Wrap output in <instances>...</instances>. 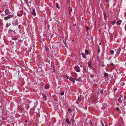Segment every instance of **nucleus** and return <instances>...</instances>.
I'll return each mask as SVG.
<instances>
[{
  "instance_id": "obj_20",
  "label": "nucleus",
  "mask_w": 126,
  "mask_h": 126,
  "mask_svg": "<svg viewBox=\"0 0 126 126\" xmlns=\"http://www.w3.org/2000/svg\"><path fill=\"white\" fill-rule=\"evenodd\" d=\"M103 15H104V19H105V18L106 17V13L105 12H103Z\"/></svg>"
},
{
  "instance_id": "obj_14",
  "label": "nucleus",
  "mask_w": 126,
  "mask_h": 126,
  "mask_svg": "<svg viewBox=\"0 0 126 126\" xmlns=\"http://www.w3.org/2000/svg\"><path fill=\"white\" fill-rule=\"evenodd\" d=\"M53 63L51 62V66H52V67H53L54 68L53 71L54 72L55 71V68H54V65H53Z\"/></svg>"
},
{
  "instance_id": "obj_50",
  "label": "nucleus",
  "mask_w": 126,
  "mask_h": 126,
  "mask_svg": "<svg viewBox=\"0 0 126 126\" xmlns=\"http://www.w3.org/2000/svg\"><path fill=\"white\" fill-rule=\"evenodd\" d=\"M25 122H26V123H27V122H28V121H27V120H25Z\"/></svg>"
},
{
  "instance_id": "obj_57",
  "label": "nucleus",
  "mask_w": 126,
  "mask_h": 126,
  "mask_svg": "<svg viewBox=\"0 0 126 126\" xmlns=\"http://www.w3.org/2000/svg\"><path fill=\"white\" fill-rule=\"evenodd\" d=\"M68 110H69V111H70V110H71V109H68Z\"/></svg>"
},
{
  "instance_id": "obj_26",
  "label": "nucleus",
  "mask_w": 126,
  "mask_h": 126,
  "mask_svg": "<svg viewBox=\"0 0 126 126\" xmlns=\"http://www.w3.org/2000/svg\"><path fill=\"white\" fill-rule=\"evenodd\" d=\"M98 47V49L97 51V52L98 53H99L100 52V50L99 48V46Z\"/></svg>"
},
{
  "instance_id": "obj_6",
  "label": "nucleus",
  "mask_w": 126,
  "mask_h": 126,
  "mask_svg": "<svg viewBox=\"0 0 126 126\" xmlns=\"http://www.w3.org/2000/svg\"><path fill=\"white\" fill-rule=\"evenodd\" d=\"M5 14L6 15H8L9 14V10L8 9H6L5 11Z\"/></svg>"
},
{
  "instance_id": "obj_15",
  "label": "nucleus",
  "mask_w": 126,
  "mask_h": 126,
  "mask_svg": "<svg viewBox=\"0 0 126 126\" xmlns=\"http://www.w3.org/2000/svg\"><path fill=\"white\" fill-rule=\"evenodd\" d=\"M35 10L34 9H33V10L32 12V14H33L34 16L35 15H36V13L35 12Z\"/></svg>"
},
{
  "instance_id": "obj_11",
  "label": "nucleus",
  "mask_w": 126,
  "mask_h": 126,
  "mask_svg": "<svg viewBox=\"0 0 126 126\" xmlns=\"http://www.w3.org/2000/svg\"><path fill=\"white\" fill-rule=\"evenodd\" d=\"M66 122L69 124H70L71 123L69 121V119L68 118H67L66 120Z\"/></svg>"
},
{
  "instance_id": "obj_38",
  "label": "nucleus",
  "mask_w": 126,
  "mask_h": 126,
  "mask_svg": "<svg viewBox=\"0 0 126 126\" xmlns=\"http://www.w3.org/2000/svg\"><path fill=\"white\" fill-rule=\"evenodd\" d=\"M20 12L21 14H20V15H22L23 13V12L22 11H20Z\"/></svg>"
},
{
  "instance_id": "obj_42",
  "label": "nucleus",
  "mask_w": 126,
  "mask_h": 126,
  "mask_svg": "<svg viewBox=\"0 0 126 126\" xmlns=\"http://www.w3.org/2000/svg\"><path fill=\"white\" fill-rule=\"evenodd\" d=\"M66 78L67 79H70L69 78V76H67V77H66Z\"/></svg>"
},
{
  "instance_id": "obj_45",
  "label": "nucleus",
  "mask_w": 126,
  "mask_h": 126,
  "mask_svg": "<svg viewBox=\"0 0 126 126\" xmlns=\"http://www.w3.org/2000/svg\"><path fill=\"white\" fill-rule=\"evenodd\" d=\"M85 109L86 110H87V107L86 106L85 107Z\"/></svg>"
},
{
  "instance_id": "obj_2",
  "label": "nucleus",
  "mask_w": 126,
  "mask_h": 126,
  "mask_svg": "<svg viewBox=\"0 0 126 126\" xmlns=\"http://www.w3.org/2000/svg\"><path fill=\"white\" fill-rule=\"evenodd\" d=\"M12 23L14 26H16L18 24V20L16 19Z\"/></svg>"
},
{
  "instance_id": "obj_24",
  "label": "nucleus",
  "mask_w": 126,
  "mask_h": 126,
  "mask_svg": "<svg viewBox=\"0 0 126 126\" xmlns=\"http://www.w3.org/2000/svg\"><path fill=\"white\" fill-rule=\"evenodd\" d=\"M116 21L115 20L114 21H112V25H113L115 23Z\"/></svg>"
},
{
  "instance_id": "obj_59",
  "label": "nucleus",
  "mask_w": 126,
  "mask_h": 126,
  "mask_svg": "<svg viewBox=\"0 0 126 126\" xmlns=\"http://www.w3.org/2000/svg\"><path fill=\"white\" fill-rule=\"evenodd\" d=\"M117 104V105H119V104H118V103Z\"/></svg>"
},
{
  "instance_id": "obj_36",
  "label": "nucleus",
  "mask_w": 126,
  "mask_h": 126,
  "mask_svg": "<svg viewBox=\"0 0 126 126\" xmlns=\"http://www.w3.org/2000/svg\"><path fill=\"white\" fill-rule=\"evenodd\" d=\"M116 110L117 111H118L119 110V108L118 107H116Z\"/></svg>"
},
{
  "instance_id": "obj_31",
  "label": "nucleus",
  "mask_w": 126,
  "mask_h": 126,
  "mask_svg": "<svg viewBox=\"0 0 126 126\" xmlns=\"http://www.w3.org/2000/svg\"><path fill=\"white\" fill-rule=\"evenodd\" d=\"M88 66L89 68L91 69H92L93 68V66H91V65H88Z\"/></svg>"
},
{
  "instance_id": "obj_54",
  "label": "nucleus",
  "mask_w": 126,
  "mask_h": 126,
  "mask_svg": "<svg viewBox=\"0 0 126 126\" xmlns=\"http://www.w3.org/2000/svg\"><path fill=\"white\" fill-rule=\"evenodd\" d=\"M49 26H48V29H49Z\"/></svg>"
},
{
  "instance_id": "obj_12",
  "label": "nucleus",
  "mask_w": 126,
  "mask_h": 126,
  "mask_svg": "<svg viewBox=\"0 0 126 126\" xmlns=\"http://www.w3.org/2000/svg\"><path fill=\"white\" fill-rule=\"evenodd\" d=\"M122 22V20H119L117 22V25H120Z\"/></svg>"
},
{
  "instance_id": "obj_3",
  "label": "nucleus",
  "mask_w": 126,
  "mask_h": 126,
  "mask_svg": "<svg viewBox=\"0 0 126 126\" xmlns=\"http://www.w3.org/2000/svg\"><path fill=\"white\" fill-rule=\"evenodd\" d=\"M13 16L12 15H9L5 17L4 19L5 20H7V18H10Z\"/></svg>"
},
{
  "instance_id": "obj_41",
  "label": "nucleus",
  "mask_w": 126,
  "mask_h": 126,
  "mask_svg": "<svg viewBox=\"0 0 126 126\" xmlns=\"http://www.w3.org/2000/svg\"><path fill=\"white\" fill-rule=\"evenodd\" d=\"M90 123L91 125H93V124H92V122H91V121H90Z\"/></svg>"
},
{
  "instance_id": "obj_46",
  "label": "nucleus",
  "mask_w": 126,
  "mask_h": 126,
  "mask_svg": "<svg viewBox=\"0 0 126 126\" xmlns=\"http://www.w3.org/2000/svg\"><path fill=\"white\" fill-rule=\"evenodd\" d=\"M5 119H4V117H3L2 118V120H4Z\"/></svg>"
},
{
  "instance_id": "obj_30",
  "label": "nucleus",
  "mask_w": 126,
  "mask_h": 126,
  "mask_svg": "<svg viewBox=\"0 0 126 126\" xmlns=\"http://www.w3.org/2000/svg\"><path fill=\"white\" fill-rule=\"evenodd\" d=\"M64 44H65V46L66 47H67V44L66 43L65 41V42L64 41Z\"/></svg>"
},
{
  "instance_id": "obj_48",
  "label": "nucleus",
  "mask_w": 126,
  "mask_h": 126,
  "mask_svg": "<svg viewBox=\"0 0 126 126\" xmlns=\"http://www.w3.org/2000/svg\"><path fill=\"white\" fill-rule=\"evenodd\" d=\"M125 85V83H123V84H122V86H123V85Z\"/></svg>"
},
{
  "instance_id": "obj_13",
  "label": "nucleus",
  "mask_w": 126,
  "mask_h": 126,
  "mask_svg": "<svg viewBox=\"0 0 126 126\" xmlns=\"http://www.w3.org/2000/svg\"><path fill=\"white\" fill-rule=\"evenodd\" d=\"M75 80L76 81H82L81 78H79V79H75Z\"/></svg>"
},
{
  "instance_id": "obj_9",
  "label": "nucleus",
  "mask_w": 126,
  "mask_h": 126,
  "mask_svg": "<svg viewBox=\"0 0 126 126\" xmlns=\"http://www.w3.org/2000/svg\"><path fill=\"white\" fill-rule=\"evenodd\" d=\"M69 15H71V12L72 11V8L71 7H69Z\"/></svg>"
},
{
  "instance_id": "obj_5",
  "label": "nucleus",
  "mask_w": 126,
  "mask_h": 126,
  "mask_svg": "<svg viewBox=\"0 0 126 126\" xmlns=\"http://www.w3.org/2000/svg\"><path fill=\"white\" fill-rule=\"evenodd\" d=\"M96 98H94L92 100V103H96L97 102H96Z\"/></svg>"
},
{
  "instance_id": "obj_33",
  "label": "nucleus",
  "mask_w": 126,
  "mask_h": 126,
  "mask_svg": "<svg viewBox=\"0 0 126 126\" xmlns=\"http://www.w3.org/2000/svg\"><path fill=\"white\" fill-rule=\"evenodd\" d=\"M103 90H101L100 91V93L101 94H102V93H103Z\"/></svg>"
},
{
  "instance_id": "obj_44",
  "label": "nucleus",
  "mask_w": 126,
  "mask_h": 126,
  "mask_svg": "<svg viewBox=\"0 0 126 126\" xmlns=\"http://www.w3.org/2000/svg\"><path fill=\"white\" fill-rule=\"evenodd\" d=\"M106 2H109V0H106Z\"/></svg>"
},
{
  "instance_id": "obj_32",
  "label": "nucleus",
  "mask_w": 126,
  "mask_h": 126,
  "mask_svg": "<svg viewBox=\"0 0 126 126\" xmlns=\"http://www.w3.org/2000/svg\"><path fill=\"white\" fill-rule=\"evenodd\" d=\"M10 25H8V24H7V23L6 24V27L7 28H8V27H9V26Z\"/></svg>"
},
{
  "instance_id": "obj_37",
  "label": "nucleus",
  "mask_w": 126,
  "mask_h": 126,
  "mask_svg": "<svg viewBox=\"0 0 126 126\" xmlns=\"http://www.w3.org/2000/svg\"><path fill=\"white\" fill-rule=\"evenodd\" d=\"M17 39V38H12V40H16Z\"/></svg>"
},
{
  "instance_id": "obj_18",
  "label": "nucleus",
  "mask_w": 126,
  "mask_h": 126,
  "mask_svg": "<svg viewBox=\"0 0 126 126\" xmlns=\"http://www.w3.org/2000/svg\"><path fill=\"white\" fill-rule=\"evenodd\" d=\"M110 52L111 54H113L114 51L112 50H111L110 51Z\"/></svg>"
},
{
  "instance_id": "obj_47",
  "label": "nucleus",
  "mask_w": 126,
  "mask_h": 126,
  "mask_svg": "<svg viewBox=\"0 0 126 126\" xmlns=\"http://www.w3.org/2000/svg\"><path fill=\"white\" fill-rule=\"evenodd\" d=\"M120 96L122 97V98H123V97L122 96V95H120Z\"/></svg>"
},
{
  "instance_id": "obj_49",
  "label": "nucleus",
  "mask_w": 126,
  "mask_h": 126,
  "mask_svg": "<svg viewBox=\"0 0 126 126\" xmlns=\"http://www.w3.org/2000/svg\"><path fill=\"white\" fill-rule=\"evenodd\" d=\"M73 26H76V24H74V25H73Z\"/></svg>"
},
{
  "instance_id": "obj_4",
  "label": "nucleus",
  "mask_w": 126,
  "mask_h": 126,
  "mask_svg": "<svg viewBox=\"0 0 126 126\" xmlns=\"http://www.w3.org/2000/svg\"><path fill=\"white\" fill-rule=\"evenodd\" d=\"M75 69L76 71L77 72H80V70H79V66H75Z\"/></svg>"
},
{
  "instance_id": "obj_16",
  "label": "nucleus",
  "mask_w": 126,
  "mask_h": 126,
  "mask_svg": "<svg viewBox=\"0 0 126 126\" xmlns=\"http://www.w3.org/2000/svg\"><path fill=\"white\" fill-rule=\"evenodd\" d=\"M82 57L86 59V57L84 55V53H81Z\"/></svg>"
},
{
  "instance_id": "obj_34",
  "label": "nucleus",
  "mask_w": 126,
  "mask_h": 126,
  "mask_svg": "<svg viewBox=\"0 0 126 126\" xmlns=\"http://www.w3.org/2000/svg\"><path fill=\"white\" fill-rule=\"evenodd\" d=\"M117 90V89L116 88H115L114 89V93H115V91H116Z\"/></svg>"
},
{
  "instance_id": "obj_7",
  "label": "nucleus",
  "mask_w": 126,
  "mask_h": 126,
  "mask_svg": "<svg viewBox=\"0 0 126 126\" xmlns=\"http://www.w3.org/2000/svg\"><path fill=\"white\" fill-rule=\"evenodd\" d=\"M42 95L43 96V98L44 99V100L45 101L46 100V99H47V98H46L47 96L45 94H42Z\"/></svg>"
},
{
  "instance_id": "obj_56",
  "label": "nucleus",
  "mask_w": 126,
  "mask_h": 126,
  "mask_svg": "<svg viewBox=\"0 0 126 126\" xmlns=\"http://www.w3.org/2000/svg\"><path fill=\"white\" fill-rule=\"evenodd\" d=\"M80 67H82V65H80Z\"/></svg>"
},
{
  "instance_id": "obj_40",
  "label": "nucleus",
  "mask_w": 126,
  "mask_h": 126,
  "mask_svg": "<svg viewBox=\"0 0 126 126\" xmlns=\"http://www.w3.org/2000/svg\"><path fill=\"white\" fill-rule=\"evenodd\" d=\"M89 30V28H87V29H86V32H87L88 33V31Z\"/></svg>"
},
{
  "instance_id": "obj_27",
  "label": "nucleus",
  "mask_w": 126,
  "mask_h": 126,
  "mask_svg": "<svg viewBox=\"0 0 126 126\" xmlns=\"http://www.w3.org/2000/svg\"><path fill=\"white\" fill-rule=\"evenodd\" d=\"M72 124H75V121L74 119H73L72 120Z\"/></svg>"
},
{
  "instance_id": "obj_35",
  "label": "nucleus",
  "mask_w": 126,
  "mask_h": 126,
  "mask_svg": "<svg viewBox=\"0 0 126 126\" xmlns=\"http://www.w3.org/2000/svg\"><path fill=\"white\" fill-rule=\"evenodd\" d=\"M67 4H68L69 2H70V0H67Z\"/></svg>"
},
{
  "instance_id": "obj_25",
  "label": "nucleus",
  "mask_w": 126,
  "mask_h": 126,
  "mask_svg": "<svg viewBox=\"0 0 126 126\" xmlns=\"http://www.w3.org/2000/svg\"><path fill=\"white\" fill-rule=\"evenodd\" d=\"M45 48L47 51L48 52L49 51V49L47 47H46Z\"/></svg>"
},
{
  "instance_id": "obj_53",
  "label": "nucleus",
  "mask_w": 126,
  "mask_h": 126,
  "mask_svg": "<svg viewBox=\"0 0 126 126\" xmlns=\"http://www.w3.org/2000/svg\"><path fill=\"white\" fill-rule=\"evenodd\" d=\"M49 26H48V29H49Z\"/></svg>"
},
{
  "instance_id": "obj_28",
  "label": "nucleus",
  "mask_w": 126,
  "mask_h": 126,
  "mask_svg": "<svg viewBox=\"0 0 126 126\" xmlns=\"http://www.w3.org/2000/svg\"><path fill=\"white\" fill-rule=\"evenodd\" d=\"M60 94L62 95H63L64 94V92H62Z\"/></svg>"
},
{
  "instance_id": "obj_22",
  "label": "nucleus",
  "mask_w": 126,
  "mask_h": 126,
  "mask_svg": "<svg viewBox=\"0 0 126 126\" xmlns=\"http://www.w3.org/2000/svg\"><path fill=\"white\" fill-rule=\"evenodd\" d=\"M48 85H46L45 86V88H44L45 89H48Z\"/></svg>"
},
{
  "instance_id": "obj_19",
  "label": "nucleus",
  "mask_w": 126,
  "mask_h": 126,
  "mask_svg": "<svg viewBox=\"0 0 126 126\" xmlns=\"http://www.w3.org/2000/svg\"><path fill=\"white\" fill-rule=\"evenodd\" d=\"M88 50H85V53L86 54V55H88Z\"/></svg>"
},
{
  "instance_id": "obj_29",
  "label": "nucleus",
  "mask_w": 126,
  "mask_h": 126,
  "mask_svg": "<svg viewBox=\"0 0 126 126\" xmlns=\"http://www.w3.org/2000/svg\"><path fill=\"white\" fill-rule=\"evenodd\" d=\"M57 4H58V3H56V7L57 8H58L59 9H60V7H58V5H57Z\"/></svg>"
},
{
  "instance_id": "obj_43",
  "label": "nucleus",
  "mask_w": 126,
  "mask_h": 126,
  "mask_svg": "<svg viewBox=\"0 0 126 126\" xmlns=\"http://www.w3.org/2000/svg\"><path fill=\"white\" fill-rule=\"evenodd\" d=\"M101 124H102V126H104V125L103 123L102 122V123H101Z\"/></svg>"
},
{
  "instance_id": "obj_10",
  "label": "nucleus",
  "mask_w": 126,
  "mask_h": 126,
  "mask_svg": "<svg viewBox=\"0 0 126 126\" xmlns=\"http://www.w3.org/2000/svg\"><path fill=\"white\" fill-rule=\"evenodd\" d=\"M55 25L56 27H58L59 26V25H60V23H58V22L57 21L55 23Z\"/></svg>"
},
{
  "instance_id": "obj_17",
  "label": "nucleus",
  "mask_w": 126,
  "mask_h": 126,
  "mask_svg": "<svg viewBox=\"0 0 126 126\" xmlns=\"http://www.w3.org/2000/svg\"><path fill=\"white\" fill-rule=\"evenodd\" d=\"M121 97H119L118 99V101L120 103H121L122 102V100H121Z\"/></svg>"
},
{
  "instance_id": "obj_60",
  "label": "nucleus",
  "mask_w": 126,
  "mask_h": 126,
  "mask_svg": "<svg viewBox=\"0 0 126 126\" xmlns=\"http://www.w3.org/2000/svg\"><path fill=\"white\" fill-rule=\"evenodd\" d=\"M101 44V43H100L99 45H100Z\"/></svg>"
},
{
  "instance_id": "obj_61",
  "label": "nucleus",
  "mask_w": 126,
  "mask_h": 126,
  "mask_svg": "<svg viewBox=\"0 0 126 126\" xmlns=\"http://www.w3.org/2000/svg\"><path fill=\"white\" fill-rule=\"evenodd\" d=\"M1 11L0 10V13H1Z\"/></svg>"
},
{
  "instance_id": "obj_51",
  "label": "nucleus",
  "mask_w": 126,
  "mask_h": 126,
  "mask_svg": "<svg viewBox=\"0 0 126 126\" xmlns=\"http://www.w3.org/2000/svg\"><path fill=\"white\" fill-rule=\"evenodd\" d=\"M97 84H95V86H97Z\"/></svg>"
},
{
  "instance_id": "obj_1",
  "label": "nucleus",
  "mask_w": 126,
  "mask_h": 126,
  "mask_svg": "<svg viewBox=\"0 0 126 126\" xmlns=\"http://www.w3.org/2000/svg\"><path fill=\"white\" fill-rule=\"evenodd\" d=\"M81 95H80L79 96H78V99L76 101L77 103V104H78L80 102L81 100Z\"/></svg>"
},
{
  "instance_id": "obj_21",
  "label": "nucleus",
  "mask_w": 126,
  "mask_h": 126,
  "mask_svg": "<svg viewBox=\"0 0 126 126\" xmlns=\"http://www.w3.org/2000/svg\"><path fill=\"white\" fill-rule=\"evenodd\" d=\"M91 64H92V62L90 61V60L89 61L88 63V65H91Z\"/></svg>"
},
{
  "instance_id": "obj_39",
  "label": "nucleus",
  "mask_w": 126,
  "mask_h": 126,
  "mask_svg": "<svg viewBox=\"0 0 126 126\" xmlns=\"http://www.w3.org/2000/svg\"><path fill=\"white\" fill-rule=\"evenodd\" d=\"M106 106H107V105H104V106H103V107H104V108H105L106 107Z\"/></svg>"
},
{
  "instance_id": "obj_52",
  "label": "nucleus",
  "mask_w": 126,
  "mask_h": 126,
  "mask_svg": "<svg viewBox=\"0 0 126 126\" xmlns=\"http://www.w3.org/2000/svg\"><path fill=\"white\" fill-rule=\"evenodd\" d=\"M86 28L87 29V28H89L88 26H86Z\"/></svg>"
},
{
  "instance_id": "obj_8",
  "label": "nucleus",
  "mask_w": 126,
  "mask_h": 126,
  "mask_svg": "<svg viewBox=\"0 0 126 126\" xmlns=\"http://www.w3.org/2000/svg\"><path fill=\"white\" fill-rule=\"evenodd\" d=\"M69 79L71 81H72L73 82V83H74L75 82V81L74 80H75V79H74L73 78H72V77H71Z\"/></svg>"
},
{
  "instance_id": "obj_55",
  "label": "nucleus",
  "mask_w": 126,
  "mask_h": 126,
  "mask_svg": "<svg viewBox=\"0 0 126 126\" xmlns=\"http://www.w3.org/2000/svg\"><path fill=\"white\" fill-rule=\"evenodd\" d=\"M113 63H111V65H113Z\"/></svg>"
},
{
  "instance_id": "obj_23",
  "label": "nucleus",
  "mask_w": 126,
  "mask_h": 126,
  "mask_svg": "<svg viewBox=\"0 0 126 126\" xmlns=\"http://www.w3.org/2000/svg\"><path fill=\"white\" fill-rule=\"evenodd\" d=\"M104 75L105 77H107L108 76V73H105Z\"/></svg>"
},
{
  "instance_id": "obj_58",
  "label": "nucleus",
  "mask_w": 126,
  "mask_h": 126,
  "mask_svg": "<svg viewBox=\"0 0 126 126\" xmlns=\"http://www.w3.org/2000/svg\"><path fill=\"white\" fill-rule=\"evenodd\" d=\"M15 32V31H13V32Z\"/></svg>"
}]
</instances>
